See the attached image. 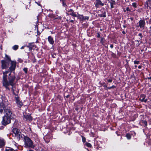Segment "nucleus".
<instances>
[{
	"mask_svg": "<svg viewBox=\"0 0 151 151\" xmlns=\"http://www.w3.org/2000/svg\"><path fill=\"white\" fill-rule=\"evenodd\" d=\"M8 73V71H6L5 72H3V84L6 87H7L9 85H11L12 86L13 92H14V87L13 85L14 81L15 78V77L14 76H10L11 73H10L9 74V81H8L7 80V75L6 74Z\"/></svg>",
	"mask_w": 151,
	"mask_h": 151,
	"instance_id": "obj_1",
	"label": "nucleus"
},
{
	"mask_svg": "<svg viewBox=\"0 0 151 151\" xmlns=\"http://www.w3.org/2000/svg\"><path fill=\"white\" fill-rule=\"evenodd\" d=\"M24 145L25 147L34 148L35 146L33 145V142L30 139L27 137H24Z\"/></svg>",
	"mask_w": 151,
	"mask_h": 151,
	"instance_id": "obj_2",
	"label": "nucleus"
},
{
	"mask_svg": "<svg viewBox=\"0 0 151 151\" xmlns=\"http://www.w3.org/2000/svg\"><path fill=\"white\" fill-rule=\"evenodd\" d=\"M12 130L14 136L17 137L18 140L23 137L24 135L21 133L20 130L16 128H13Z\"/></svg>",
	"mask_w": 151,
	"mask_h": 151,
	"instance_id": "obj_3",
	"label": "nucleus"
},
{
	"mask_svg": "<svg viewBox=\"0 0 151 151\" xmlns=\"http://www.w3.org/2000/svg\"><path fill=\"white\" fill-rule=\"evenodd\" d=\"M11 119H13L12 117H10L7 116H4L3 118L2 121V124L3 125H6L10 122Z\"/></svg>",
	"mask_w": 151,
	"mask_h": 151,
	"instance_id": "obj_4",
	"label": "nucleus"
},
{
	"mask_svg": "<svg viewBox=\"0 0 151 151\" xmlns=\"http://www.w3.org/2000/svg\"><path fill=\"white\" fill-rule=\"evenodd\" d=\"M1 67L2 69H7L8 67L9 63V61H7L5 60H2L1 61Z\"/></svg>",
	"mask_w": 151,
	"mask_h": 151,
	"instance_id": "obj_5",
	"label": "nucleus"
},
{
	"mask_svg": "<svg viewBox=\"0 0 151 151\" xmlns=\"http://www.w3.org/2000/svg\"><path fill=\"white\" fill-rule=\"evenodd\" d=\"M6 115L5 116H7L10 117H12V118L14 119L15 116H14L12 114V111L9 109H6L4 110Z\"/></svg>",
	"mask_w": 151,
	"mask_h": 151,
	"instance_id": "obj_6",
	"label": "nucleus"
},
{
	"mask_svg": "<svg viewBox=\"0 0 151 151\" xmlns=\"http://www.w3.org/2000/svg\"><path fill=\"white\" fill-rule=\"evenodd\" d=\"M16 65V63L15 61H11V66L9 68V69L11 72H12V71H14L15 70Z\"/></svg>",
	"mask_w": 151,
	"mask_h": 151,
	"instance_id": "obj_7",
	"label": "nucleus"
},
{
	"mask_svg": "<svg viewBox=\"0 0 151 151\" xmlns=\"http://www.w3.org/2000/svg\"><path fill=\"white\" fill-rule=\"evenodd\" d=\"M65 10L66 11V13L68 15H70L74 17L77 16L76 14L74 12L73 10L72 9H69L68 8H66Z\"/></svg>",
	"mask_w": 151,
	"mask_h": 151,
	"instance_id": "obj_8",
	"label": "nucleus"
},
{
	"mask_svg": "<svg viewBox=\"0 0 151 151\" xmlns=\"http://www.w3.org/2000/svg\"><path fill=\"white\" fill-rule=\"evenodd\" d=\"M139 25L137 27H139L140 28H144L145 25V22L144 20H140L138 22Z\"/></svg>",
	"mask_w": 151,
	"mask_h": 151,
	"instance_id": "obj_9",
	"label": "nucleus"
},
{
	"mask_svg": "<svg viewBox=\"0 0 151 151\" xmlns=\"http://www.w3.org/2000/svg\"><path fill=\"white\" fill-rule=\"evenodd\" d=\"M16 100V103L17 104L18 107H21V106L23 105L22 102L20 101L19 98L18 97H15Z\"/></svg>",
	"mask_w": 151,
	"mask_h": 151,
	"instance_id": "obj_10",
	"label": "nucleus"
},
{
	"mask_svg": "<svg viewBox=\"0 0 151 151\" xmlns=\"http://www.w3.org/2000/svg\"><path fill=\"white\" fill-rule=\"evenodd\" d=\"M104 4L102 3L100 0H96V1L95 6L96 7H99V6H103Z\"/></svg>",
	"mask_w": 151,
	"mask_h": 151,
	"instance_id": "obj_11",
	"label": "nucleus"
},
{
	"mask_svg": "<svg viewBox=\"0 0 151 151\" xmlns=\"http://www.w3.org/2000/svg\"><path fill=\"white\" fill-rule=\"evenodd\" d=\"M5 106L3 102L0 103V112L1 113L4 109Z\"/></svg>",
	"mask_w": 151,
	"mask_h": 151,
	"instance_id": "obj_12",
	"label": "nucleus"
},
{
	"mask_svg": "<svg viewBox=\"0 0 151 151\" xmlns=\"http://www.w3.org/2000/svg\"><path fill=\"white\" fill-rule=\"evenodd\" d=\"M48 17L51 18H54L55 19H61V17H55L54 14L52 13H50L48 15Z\"/></svg>",
	"mask_w": 151,
	"mask_h": 151,
	"instance_id": "obj_13",
	"label": "nucleus"
},
{
	"mask_svg": "<svg viewBox=\"0 0 151 151\" xmlns=\"http://www.w3.org/2000/svg\"><path fill=\"white\" fill-rule=\"evenodd\" d=\"M24 118L26 120H27L30 121L32 120V118L31 116L29 114L26 115H25L24 114Z\"/></svg>",
	"mask_w": 151,
	"mask_h": 151,
	"instance_id": "obj_14",
	"label": "nucleus"
},
{
	"mask_svg": "<svg viewBox=\"0 0 151 151\" xmlns=\"http://www.w3.org/2000/svg\"><path fill=\"white\" fill-rule=\"evenodd\" d=\"M145 96L144 95H141L140 98V100L142 102H146L147 101V99H145Z\"/></svg>",
	"mask_w": 151,
	"mask_h": 151,
	"instance_id": "obj_15",
	"label": "nucleus"
},
{
	"mask_svg": "<svg viewBox=\"0 0 151 151\" xmlns=\"http://www.w3.org/2000/svg\"><path fill=\"white\" fill-rule=\"evenodd\" d=\"M48 40L50 44L52 45L54 43V41L53 40L52 38L50 36H49L48 37Z\"/></svg>",
	"mask_w": 151,
	"mask_h": 151,
	"instance_id": "obj_16",
	"label": "nucleus"
},
{
	"mask_svg": "<svg viewBox=\"0 0 151 151\" xmlns=\"http://www.w3.org/2000/svg\"><path fill=\"white\" fill-rule=\"evenodd\" d=\"M5 145V142L4 139L0 138V147L4 146Z\"/></svg>",
	"mask_w": 151,
	"mask_h": 151,
	"instance_id": "obj_17",
	"label": "nucleus"
},
{
	"mask_svg": "<svg viewBox=\"0 0 151 151\" xmlns=\"http://www.w3.org/2000/svg\"><path fill=\"white\" fill-rule=\"evenodd\" d=\"M76 17H77L80 20L83 21L84 16L83 15L78 14Z\"/></svg>",
	"mask_w": 151,
	"mask_h": 151,
	"instance_id": "obj_18",
	"label": "nucleus"
},
{
	"mask_svg": "<svg viewBox=\"0 0 151 151\" xmlns=\"http://www.w3.org/2000/svg\"><path fill=\"white\" fill-rule=\"evenodd\" d=\"M106 12L105 11H102V14H100L99 15V17H106Z\"/></svg>",
	"mask_w": 151,
	"mask_h": 151,
	"instance_id": "obj_19",
	"label": "nucleus"
},
{
	"mask_svg": "<svg viewBox=\"0 0 151 151\" xmlns=\"http://www.w3.org/2000/svg\"><path fill=\"white\" fill-rule=\"evenodd\" d=\"M5 58H6V60L7 61H9V63L10 62H11V61H12L10 57L6 54H5Z\"/></svg>",
	"mask_w": 151,
	"mask_h": 151,
	"instance_id": "obj_20",
	"label": "nucleus"
},
{
	"mask_svg": "<svg viewBox=\"0 0 151 151\" xmlns=\"http://www.w3.org/2000/svg\"><path fill=\"white\" fill-rule=\"evenodd\" d=\"M5 151H15L12 148L7 147L5 149Z\"/></svg>",
	"mask_w": 151,
	"mask_h": 151,
	"instance_id": "obj_21",
	"label": "nucleus"
},
{
	"mask_svg": "<svg viewBox=\"0 0 151 151\" xmlns=\"http://www.w3.org/2000/svg\"><path fill=\"white\" fill-rule=\"evenodd\" d=\"M125 136L128 139H131V135L129 133L127 134Z\"/></svg>",
	"mask_w": 151,
	"mask_h": 151,
	"instance_id": "obj_22",
	"label": "nucleus"
},
{
	"mask_svg": "<svg viewBox=\"0 0 151 151\" xmlns=\"http://www.w3.org/2000/svg\"><path fill=\"white\" fill-rule=\"evenodd\" d=\"M18 47L19 46L18 45H15L12 47V48L14 50H16L18 49Z\"/></svg>",
	"mask_w": 151,
	"mask_h": 151,
	"instance_id": "obj_23",
	"label": "nucleus"
},
{
	"mask_svg": "<svg viewBox=\"0 0 151 151\" xmlns=\"http://www.w3.org/2000/svg\"><path fill=\"white\" fill-rule=\"evenodd\" d=\"M132 6L135 8H136L137 7V4L136 3H132Z\"/></svg>",
	"mask_w": 151,
	"mask_h": 151,
	"instance_id": "obj_24",
	"label": "nucleus"
},
{
	"mask_svg": "<svg viewBox=\"0 0 151 151\" xmlns=\"http://www.w3.org/2000/svg\"><path fill=\"white\" fill-rule=\"evenodd\" d=\"M86 145L88 147H91V145L90 143L88 142L86 143Z\"/></svg>",
	"mask_w": 151,
	"mask_h": 151,
	"instance_id": "obj_25",
	"label": "nucleus"
},
{
	"mask_svg": "<svg viewBox=\"0 0 151 151\" xmlns=\"http://www.w3.org/2000/svg\"><path fill=\"white\" fill-rule=\"evenodd\" d=\"M62 5L63 7H65L66 8H67V5H66L64 1H63L62 2Z\"/></svg>",
	"mask_w": 151,
	"mask_h": 151,
	"instance_id": "obj_26",
	"label": "nucleus"
},
{
	"mask_svg": "<svg viewBox=\"0 0 151 151\" xmlns=\"http://www.w3.org/2000/svg\"><path fill=\"white\" fill-rule=\"evenodd\" d=\"M134 64H139V61L135 60L134 61Z\"/></svg>",
	"mask_w": 151,
	"mask_h": 151,
	"instance_id": "obj_27",
	"label": "nucleus"
},
{
	"mask_svg": "<svg viewBox=\"0 0 151 151\" xmlns=\"http://www.w3.org/2000/svg\"><path fill=\"white\" fill-rule=\"evenodd\" d=\"M89 18V17L88 16H84L83 21L86 20V19L88 20Z\"/></svg>",
	"mask_w": 151,
	"mask_h": 151,
	"instance_id": "obj_28",
	"label": "nucleus"
},
{
	"mask_svg": "<svg viewBox=\"0 0 151 151\" xmlns=\"http://www.w3.org/2000/svg\"><path fill=\"white\" fill-rule=\"evenodd\" d=\"M143 123L145 125V126H147V122L146 121H143Z\"/></svg>",
	"mask_w": 151,
	"mask_h": 151,
	"instance_id": "obj_29",
	"label": "nucleus"
},
{
	"mask_svg": "<svg viewBox=\"0 0 151 151\" xmlns=\"http://www.w3.org/2000/svg\"><path fill=\"white\" fill-rule=\"evenodd\" d=\"M23 70L25 72V73H27V68H24L23 69Z\"/></svg>",
	"mask_w": 151,
	"mask_h": 151,
	"instance_id": "obj_30",
	"label": "nucleus"
},
{
	"mask_svg": "<svg viewBox=\"0 0 151 151\" xmlns=\"http://www.w3.org/2000/svg\"><path fill=\"white\" fill-rule=\"evenodd\" d=\"M97 37H100V32H98L97 34Z\"/></svg>",
	"mask_w": 151,
	"mask_h": 151,
	"instance_id": "obj_31",
	"label": "nucleus"
},
{
	"mask_svg": "<svg viewBox=\"0 0 151 151\" xmlns=\"http://www.w3.org/2000/svg\"><path fill=\"white\" fill-rule=\"evenodd\" d=\"M108 81L110 83H111L112 82V80L111 79H109L108 80Z\"/></svg>",
	"mask_w": 151,
	"mask_h": 151,
	"instance_id": "obj_32",
	"label": "nucleus"
},
{
	"mask_svg": "<svg viewBox=\"0 0 151 151\" xmlns=\"http://www.w3.org/2000/svg\"><path fill=\"white\" fill-rule=\"evenodd\" d=\"M138 36L140 37L141 38L142 37V34L141 33H139L138 34Z\"/></svg>",
	"mask_w": 151,
	"mask_h": 151,
	"instance_id": "obj_33",
	"label": "nucleus"
},
{
	"mask_svg": "<svg viewBox=\"0 0 151 151\" xmlns=\"http://www.w3.org/2000/svg\"><path fill=\"white\" fill-rule=\"evenodd\" d=\"M27 47H29V50H32V47H29V46H27Z\"/></svg>",
	"mask_w": 151,
	"mask_h": 151,
	"instance_id": "obj_34",
	"label": "nucleus"
},
{
	"mask_svg": "<svg viewBox=\"0 0 151 151\" xmlns=\"http://www.w3.org/2000/svg\"><path fill=\"white\" fill-rule=\"evenodd\" d=\"M82 140L83 142H84L85 141V138H83Z\"/></svg>",
	"mask_w": 151,
	"mask_h": 151,
	"instance_id": "obj_35",
	"label": "nucleus"
},
{
	"mask_svg": "<svg viewBox=\"0 0 151 151\" xmlns=\"http://www.w3.org/2000/svg\"><path fill=\"white\" fill-rule=\"evenodd\" d=\"M59 13V11L58 10H57L56 11L55 13L57 14H58Z\"/></svg>",
	"mask_w": 151,
	"mask_h": 151,
	"instance_id": "obj_36",
	"label": "nucleus"
},
{
	"mask_svg": "<svg viewBox=\"0 0 151 151\" xmlns=\"http://www.w3.org/2000/svg\"><path fill=\"white\" fill-rule=\"evenodd\" d=\"M35 3H37V4L38 5L40 6V3L37 2H35Z\"/></svg>",
	"mask_w": 151,
	"mask_h": 151,
	"instance_id": "obj_37",
	"label": "nucleus"
},
{
	"mask_svg": "<svg viewBox=\"0 0 151 151\" xmlns=\"http://www.w3.org/2000/svg\"><path fill=\"white\" fill-rule=\"evenodd\" d=\"M142 68V66H141V65H139L138 66V68L139 69H141Z\"/></svg>",
	"mask_w": 151,
	"mask_h": 151,
	"instance_id": "obj_38",
	"label": "nucleus"
},
{
	"mask_svg": "<svg viewBox=\"0 0 151 151\" xmlns=\"http://www.w3.org/2000/svg\"><path fill=\"white\" fill-rule=\"evenodd\" d=\"M115 88V86H112V87H111L110 88Z\"/></svg>",
	"mask_w": 151,
	"mask_h": 151,
	"instance_id": "obj_39",
	"label": "nucleus"
},
{
	"mask_svg": "<svg viewBox=\"0 0 151 151\" xmlns=\"http://www.w3.org/2000/svg\"><path fill=\"white\" fill-rule=\"evenodd\" d=\"M110 47H111V48H112L113 47V45H110Z\"/></svg>",
	"mask_w": 151,
	"mask_h": 151,
	"instance_id": "obj_40",
	"label": "nucleus"
},
{
	"mask_svg": "<svg viewBox=\"0 0 151 151\" xmlns=\"http://www.w3.org/2000/svg\"><path fill=\"white\" fill-rule=\"evenodd\" d=\"M24 46H22V47H21V49H24Z\"/></svg>",
	"mask_w": 151,
	"mask_h": 151,
	"instance_id": "obj_41",
	"label": "nucleus"
},
{
	"mask_svg": "<svg viewBox=\"0 0 151 151\" xmlns=\"http://www.w3.org/2000/svg\"><path fill=\"white\" fill-rule=\"evenodd\" d=\"M70 22H73V20H71L70 21Z\"/></svg>",
	"mask_w": 151,
	"mask_h": 151,
	"instance_id": "obj_42",
	"label": "nucleus"
},
{
	"mask_svg": "<svg viewBox=\"0 0 151 151\" xmlns=\"http://www.w3.org/2000/svg\"><path fill=\"white\" fill-rule=\"evenodd\" d=\"M149 2V3L151 4V0H150Z\"/></svg>",
	"mask_w": 151,
	"mask_h": 151,
	"instance_id": "obj_43",
	"label": "nucleus"
},
{
	"mask_svg": "<svg viewBox=\"0 0 151 151\" xmlns=\"http://www.w3.org/2000/svg\"><path fill=\"white\" fill-rule=\"evenodd\" d=\"M148 78L149 79H150V81H151V77H150L149 78Z\"/></svg>",
	"mask_w": 151,
	"mask_h": 151,
	"instance_id": "obj_44",
	"label": "nucleus"
},
{
	"mask_svg": "<svg viewBox=\"0 0 151 151\" xmlns=\"http://www.w3.org/2000/svg\"><path fill=\"white\" fill-rule=\"evenodd\" d=\"M146 3L147 4V5H148V3L147 2H146Z\"/></svg>",
	"mask_w": 151,
	"mask_h": 151,
	"instance_id": "obj_45",
	"label": "nucleus"
},
{
	"mask_svg": "<svg viewBox=\"0 0 151 151\" xmlns=\"http://www.w3.org/2000/svg\"><path fill=\"white\" fill-rule=\"evenodd\" d=\"M127 10H129V8H127Z\"/></svg>",
	"mask_w": 151,
	"mask_h": 151,
	"instance_id": "obj_46",
	"label": "nucleus"
},
{
	"mask_svg": "<svg viewBox=\"0 0 151 151\" xmlns=\"http://www.w3.org/2000/svg\"><path fill=\"white\" fill-rule=\"evenodd\" d=\"M130 19H131V20H133V18H130Z\"/></svg>",
	"mask_w": 151,
	"mask_h": 151,
	"instance_id": "obj_47",
	"label": "nucleus"
},
{
	"mask_svg": "<svg viewBox=\"0 0 151 151\" xmlns=\"http://www.w3.org/2000/svg\"><path fill=\"white\" fill-rule=\"evenodd\" d=\"M47 138V137H44V138L45 139V138Z\"/></svg>",
	"mask_w": 151,
	"mask_h": 151,
	"instance_id": "obj_48",
	"label": "nucleus"
},
{
	"mask_svg": "<svg viewBox=\"0 0 151 151\" xmlns=\"http://www.w3.org/2000/svg\"><path fill=\"white\" fill-rule=\"evenodd\" d=\"M137 65H135L134 66V67H135V68H136V67H137Z\"/></svg>",
	"mask_w": 151,
	"mask_h": 151,
	"instance_id": "obj_49",
	"label": "nucleus"
},
{
	"mask_svg": "<svg viewBox=\"0 0 151 151\" xmlns=\"http://www.w3.org/2000/svg\"><path fill=\"white\" fill-rule=\"evenodd\" d=\"M122 33H123V34H124L125 33V32H122Z\"/></svg>",
	"mask_w": 151,
	"mask_h": 151,
	"instance_id": "obj_50",
	"label": "nucleus"
},
{
	"mask_svg": "<svg viewBox=\"0 0 151 151\" xmlns=\"http://www.w3.org/2000/svg\"><path fill=\"white\" fill-rule=\"evenodd\" d=\"M31 43H29V45L30 46H31V45H31Z\"/></svg>",
	"mask_w": 151,
	"mask_h": 151,
	"instance_id": "obj_51",
	"label": "nucleus"
},
{
	"mask_svg": "<svg viewBox=\"0 0 151 151\" xmlns=\"http://www.w3.org/2000/svg\"><path fill=\"white\" fill-rule=\"evenodd\" d=\"M150 0H148V1L149 2V1H150Z\"/></svg>",
	"mask_w": 151,
	"mask_h": 151,
	"instance_id": "obj_52",
	"label": "nucleus"
}]
</instances>
